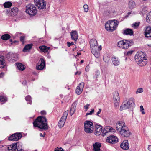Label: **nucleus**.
<instances>
[{"mask_svg": "<svg viewBox=\"0 0 151 151\" xmlns=\"http://www.w3.org/2000/svg\"><path fill=\"white\" fill-rule=\"evenodd\" d=\"M141 111L142 113V114H145V113L144 111V110H141Z\"/></svg>", "mask_w": 151, "mask_h": 151, "instance_id": "nucleus-62", "label": "nucleus"}, {"mask_svg": "<svg viewBox=\"0 0 151 151\" xmlns=\"http://www.w3.org/2000/svg\"><path fill=\"white\" fill-rule=\"evenodd\" d=\"M116 129L122 137H128L131 134L128 128L125 125V123L123 122H117L116 124Z\"/></svg>", "mask_w": 151, "mask_h": 151, "instance_id": "nucleus-1", "label": "nucleus"}, {"mask_svg": "<svg viewBox=\"0 0 151 151\" xmlns=\"http://www.w3.org/2000/svg\"><path fill=\"white\" fill-rule=\"evenodd\" d=\"M84 85L85 84L83 82H82L80 83L77 86L76 90V93L77 94L80 95L81 93Z\"/></svg>", "mask_w": 151, "mask_h": 151, "instance_id": "nucleus-17", "label": "nucleus"}, {"mask_svg": "<svg viewBox=\"0 0 151 151\" xmlns=\"http://www.w3.org/2000/svg\"><path fill=\"white\" fill-rule=\"evenodd\" d=\"M96 133L95 134L99 136L100 135L102 131V127L101 125H95Z\"/></svg>", "mask_w": 151, "mask_h": 151, "instance_id": "nucleus-20", "label": "nucleus"}, {"mask_svg": "<svg viewBox=\"0 0 151 151\" xmlns=\"http://www.w3.org/2000/svg\"><path fill=\"white\" fill-rule=\"evenodd\" d=\"M10 35L7 34H5L1 37V38L4 40H7L10 38Z\"/></svg>", "mask_w": 151, "mask_h": 151, "instance_id": "nucleus-34", "label": "nucleus"}, {"mask_svg": "<svg viewBox=\"0 0 151 151\" xmlns=\"http://www.w3.org/2000/svg\"><path fill=\"white\" fill-rule=\"evenodd\" d=\"M16 65H17L18 69L19 70L23 71L25 69L24 65L21 63H16Z\"/></svg>", "mask_w": 151, "mask_h": 151, "instance_id": "nucleus-30", "label": "nucleus"}, {"mask_svg": "<svg viewBox=\"0 0 151 151\" xmlns=\"http://www.w3.org/2000/svg\"><path fill=\"white\" fill-rule=\"evenodd\" d=\"M119 22L115 19L109 20L105 24V27L106 29L110 32H112L115 30Z\"/></svg>", "mask_w": 151, "mask_h": 151, "instance_id": "nucleus-4", "label": "nucleus"}, {"mask_svg": "<svg viewBox=\"0 0 151 151\" xmlns=\"http://www.w3.org/2000/svg\"><path fill=\"white\" fill-rule=\"evenodd\" d=\"M117 101H116V102L114 104V106L116 108H118L119 106V103Z\"/></svg>", "mask_w": 151, "mask_h": 151, "instance_id": "nucleus-48", "label": "nucleus"}, {"mask_svg": "<svg viewBox=\"0 0 151 151\" xmlns=\"http://www.w3.org/2000/svg\"><path fill=\"white\" fill-rule=\"evenodd\" d=\"M39 49L42 52H47L50 49V47H48L45 45L40 46L39 47Z\"/></svg>", "mask_w": 151, "mask_h": 151, "instance_id": "nucleus-26", "label": "nucleus"}, {"mask_svg": "<svg viewBox=\"0 0 151 151\" xmlns=\"http://www.w3.org/2000/svg\"><path fill=\"white\" fill-rule=\"evenodd\" d=\"M148 149L149 151H151V145H150L148 146Z\"/></svg>", "mask_w": 151, "mask_h": 151, "instance_id": "nucleus-58", "label": "nucleus"}, {"mask_svg": "<svg viewBox=\"0 0 151 151\" xmlns=\"http://www.w3.org/2000/svg\"><path fill=\"white\" fill-rule=\"evenodd\" d=\"M12 3L10 1H7L3 4V6L5 8H9L12 6Z\"/></svg>", "mask_w": 151, "mask_h": 151, "instance_id": "nucleus-35", "label": "nucleus"}, {"mask_svg": "<svg viewBox=\"0 0 151 151\" xmlns=\"http://www.w3.org/2000/svg\"><path fill=\"white\" fill-rule=\"evenodd\" d=\"M104 129L106 130V132L107 133L110 132H114L115 131V130L113 128L109 126L105 127H104Z\"/></svg>", "mask_w": 151, "mask_h": 151, "instance_id": "nucleus-32", "label": "nucleus"}, {"mask_svg": "<svg viewBox=\"0 0 151 151\" xmlns=\"http://www.w3.org/2000/svg\"><path fill=\"white\" fill-rule=\"evenodd\" d=\"M145 36L147 38H151V26L145 27L143 29Z\"/></svg>", "mask_w": 151, "mask_h": 151, "instance_id": "nucleus-14", "label": "nucleus"}, {"mask_svg": "<svg viewBox=\"0 0 151 151\" xmlns=\"http://www.w3.org/2000/svg\"><path fill=\"white\" fill-rule=\"evenodd\" d=\"M112 61L113 64L115 66H117L119 64L120 62L117 58H112Z\"/></svg>", "mask_w": 151, "mask_h": 151, "instance_id": "nucleus-29", "label": "nucleus"}, {"mask_svg": "<svg viewBox=\"0 0 151 151\" xmlns=\"http://www.w3.org/2000/svg\"><path fill=\"white\" fill-rule=\"evenodd\" d=\"M99 75V73L98 72H96L95 75L93 76V78L95 80H97L98 76Z\"/></svg>", "mask_w": 151, "mask_h": 151, "instance_id": "nucleus-46", "label": "nucleus"}, {"mask_svg": "<svg viewBox=\"0 0 151 151\" xmlns=\"http://www.w3.org/2000/svg\"><path fill=\"white\" fill-rule=\"evenodd\" d=\"M35 4L39 10L46 9V2L44 0H34Z\"/></svg>", "mask_w": 151, "mask_h": 151, "instance_id": "nucleus-11", "label": "nucleus"}, {"mask_svg": "<svg viewBox=\"0 0 151 151\" xmlns=\"http://www.w3.org/2000/svg\"><path fill=\"white\" fill-rule=\"evenodd\" d=\"M91 51H93L94 52H97V50H96V48L95 47H93L92 48H91Z\"/></svg>", "mask_w": 151, "mask_h": 151, "instance_id": "nucleus-53", "label": "nucleus"}, {"mask_svg": "<svg viewBox=\"0 0 151 151\" xmlns=\"http://www.w3.org/2000/svg\"><path fill=\"white\" fill-rule=\"evenodd\" d=\"M64 1V0H59V2L60 3H62V2H63Z\"/></svg>", "mask_w": 151, "mask_h": 151, "instance_id": "nucleus-63", "label": "nucleus"}, {"mask_svg": "<svg viewBox=\"0 0 151 151\" xmlns=\"http://www.w3.org/2000/svg\"><path fill=\"white\" fill-rule=\"evenodd\" d=\"M71 39L76 42L78 38V36L77 32L76 30H72L70 32Z\"/></svg>", "mask_w": 151, "mask_h": 151, "instance_id": "nucleus-18", "label": "nucleus"}, {"mask_svg": "<svg viewBox=\"0 0 151 151\" xmlns=\"http://www.w3.org/2000/svg\"><path fill=\"white\" fill-rule=\"evenodd\" d=\"M76 103L75 102L73 103L72 104L71 108L70 110L69 113L70 115L72 116L74 114L76 111Z\"/></svg>", "mask_w": 151, "mask_h": 151, "instance_id": "nucleus-24", "label": "nucleus"}, {"mask_svg": "<svg viewBox=\"0 0 151 151\" xmlns=\"http://www.w3.org/2000/svg\"><path fill=\"white\" fill-rule=\"evenodd\" d=\"M103 60L106 63H108L109 60V58L106 56H104L103 58Z\"/></svg>", "mask_w": 151, "mask_h": 151, "instance_id": "nucleus-40", "label": "nucleus"}, {"mask_svg": "<svg viewBox=\"0 0 151 151\" xmlns=\"http://www.w3.org/2000/svg\"><path fill=\"white\" fill-rule=\"evenodd\" d=\"M134 99L133 98H130L128 100L124 101L121 105L120 110L122 111L123 110L130 108L134 104Z\"/></svg>", "mask_w": 151, "mask_h": 151, "instance_id": "nucleus-7", "label": "nucleus"}, {"mask_svg": "<svg viewBox=\"0 0 151 151\" xmlns=\"http://www.w3.org/2000/svg\"><path fill=\"white\" fill-rule=\"evenodd\" d=\"M40 113L42 115H45L46 114V111L44 110L41 111Z\"/></svg>", "mask_w": 151, "mask_h": 151, "instance_id": "nucleus-50", "label": "nucleus"}, {"mask_svg": "<svg viewBox=\"0 0 151 151\" xmlns=\"http://www.w3.org/2000/svg\"><path fill=\"white\" fill-rule=\"evenodd\" d=\"M113 99L114 101H118L119 100V93L117 91H116L113 95Z\"/></svg>", "mask_w": 151, "mask_h": 151, "instance_id": "nucleus-33", "label": "nucleus"}, {"mask_svg": "<svg viewBox=\"0 0 151 151\" xmlns=\"http://www.w3.org/2000/svg\"><path fill=\"white\" fill-rule=\"evenodd\" d=\"M90 105L88 104H87L86 105L84 106V108L86 109V111H87V109H88V107Z\"/></svg>", "mask_w": 151, "mask_h": 151, "instance_id": "nucleus-49", "label": "nucleus"}, {"mask_svg": "<svg viewBox=\"0 0 151 151\" xmlns=\"http://www.w3.org/2000/svg\"><path fill=\"white\" fill-rule=\"evenodd\" d=\"M106 141L110 143L115 144L118 142V139L116 136L112 135L109 136L107 138Z\"/></svg>", "mask_w": 151, "mask_h": 151, "instance_id": "nucleus-16", "label": "nucleus"}, {"mask_svg": "<svg viewBox=\"0 0 151 151\" xmlns=\"http://www.w3.org/2000/svg\"><path fill=\"white\" fill-rule=\"evenodd\" d=\"M102 135L103 136H104L107 133V132H106V130L104 129H104L102 131Z\"/></svg>", "mask_w": 151, "mask_h": 151, "instance_id": "nucleus-44", "label": "nucleus"}, {"mask_svg": "<svg viewBox=\"0 0 151 151\" xmlns=\"http://www.w3.org/2000/svg\"><path fill=\"white\" fill-rule=\"evenodd\" d=\"M4 74L3 73H1L0 74V77H2L4 76Z\"/></svg>", "mask_w": 151, "mask_h": 151, "instance_id": "nucleus-61", "label": "nucleus"}, {"mask_svg": "<svg viewBox=\"0 0 151 151\" xmlns=\"http://www.w3.org/2000/svg\"><path fill=\"white\" fill-rule=\"evenodd\" d=\"M143 91V89L142 88H138L136 92V93H142Z\"/></svg>", "mask_w": 151, "mask_h": 151, "instance_id": "nucleus-43", "label": "nucleus"}, {"mask_svg": "<svg viewBox=\"0 0 151 151\" xmlns=\"http://www.w3.org/2000/svg\"><path fill=\"white\" fill-rule=\"evenodd\" d=\"M96 58H98L99 56V54L98 52H97L96 53H94L93 55Z\"/></svg>", "mask_w": 151, "mask_h": 151, "instance_id": "nucleus-54", "label": "nucleus"}, {"mask_svg": "<svg viewBox=\"0 0 151 151\" xmlns=\"http://www.w3.org/2000/svg\"><path fill=\"white\" fill-rule=\"evenodd\" d=\"M120 147L122 148L124 150H128L129 147L128 140H125L123 141L120 145Z\"/></svg>", "mask_w": 151, "mask_h": 151, "instance_id": "nucleus-19", "label": "nucleus"}, {"mask_svg": "<svg viewBox=\"0 0 151 151\" xmlns=\"http://www.w3.org/2000/svg\"><path fill=\"white\" fill-rule=\"evenodd\" d=\"M68 113V110L64 112L63 116L61 118L58 124V126L59 127H62L64 126Z\"/></svg>", "mask_w": 151, "mask_h": 151, "instance_id": "nucleus-12", "label": "nucleus"}, {"mask_svg": "<svg viewBox=\"0 0 151 151\" xmlns=\"http://www.w3.org/2000/svg\"><path fill=\"white\" fill-rule=\"evenodd\" d=\"M55 151H64L63 149H62L61 150H60L59 148L57 147L56 148L55 150Z\"/></svg>", "mask_w": 151, "mask_h": 151, "instance_id": "nucleus-55", "label": "nucleus"}, {"mask_svg": "<svg viewBox=\"0 0 151 151\" xmlns=\"http://www.w3.org/2000/svg\"><path fill=\"white\" fill-rule=\"evenodd\" d=\"M83 8L84 9V11L85 12H87L88 11V6L86 4H85L83 6Z\"/></svg>", "mask_w": 151, "mask_h": 151, "instance_id": "nucleus-41", "label": "nucleus"}, {"mask_svg": "<svg viewBox=\"0 0 151 151\" xmlns=\"http://www.w3.org/2000/svg\"><path fill=\"white\" fill-rule=\"evenodd\" d=\"M0 101L1 102L6 101V98L4 96H0Z\"/></svg>", "mask_w": 151, "mask_h": 151, "instance_id": "nucleus-38", "label": "nucleus"}, {"mask_svg": "<svg viewBox=\"0 0 151 151\" xmlns=\"http://www.w3.org/2000/svg\"><path fill=\"white\" fill-rule=\"evenodd\" d=\"M146 20L147 22L149 23H151V11L147 14Z\"/></svg>", "mask_w": 151, "mask_h": 151, "instance_id": "nucleus-31", "label": "nucleus"}, {"mask_svg": "<svg viewBox=\"0 0 151 151\" xmlns=\"http://www.w3.org/2000/svg\"><path fill=\"white\" fill-rule=\"evenodd\" d=\"M26 12L30 16H34L36 14L37 10L34 4H29L26 6Z\"/></svg>", "mask_w": 151, "mask_h": 151, "instance_id": "nucleus-6", "label": "nucleus"}, {"mask_svg": "<svg viewBox=\"0 0 151 151\" xmlns=\"http://www.w3.org/2000/svg\"><path fill=\"white\" fill-rule=\"evenodd\" d=\"M25 38V37L24 36H21L20 37V40L22 42H23Z\"/></svg>", "mask_w": 151, "mask_h": 151, "instance_id": "nucleus-47", "label": "nucleus"}, {"mask_svg": "<svg viewBox=\"0 0 151 151\" xmlns=\"http://www.w3.org/2000/svg\"><path fill=\"white\" fill-rule=\"evenodd\" d=\"M25 99L27 101H30L31 99V97L30 96L28 95L26 97Z\"/></svg>", "mask_w": 151, "mask_h": 151, "instance_id": "nucleus-42", "label": "nucleus"}, {"mask_svg": "<svg viewBox=\"0 0 151 151\" xmlns=\"http://www.w3.org/2000/svg\"><path fill=\"white\" fill-rule=\"evenodd\" d=\"M18 12V9L17 7H13L9 10L8 12L12 16H14L17 14Z\"/></svg>", "mask_w": 151, "mask_h": 151, "instance_id": "nucleus-21", "label": "nucleus"}, {"mask_svg": "<svg viewBox=\"0 0 151 151\" xmlns=\"http://www.w3.org/2000/svg\"><path fill=\"white\" fill-rule=\"evenodd\" d=\"M90 44L91 48L97 47V42L95 39H91L90 41Z\"/></svg>", "mask_w": 151, "mask_h": 151, "instance_id": "nucleus-27", "label": "nucleus"}, {"mask_svg": "<svg viewBox=\"0 0 151 151\" xmlns=\"http://www.w3.org/2000/svg\"><path fill=\"white\" fill-rule=\"evenodd\" d=\"M84 130L88 133H91L93 131V123L88 120L84 122Z\"/></svg>", "mask_w": 151, "mask_h": 151, "instance_id": "nucleus-9", "label": "nucleus"}, {"mask_svg": "<svg viewBox=\"0 0 151 151\" xmlns=\"http://www.w3.org/2000/svg\"><path fill=\"white\" fill-rule=\"evenodd\" d=\"M93 150L95 151H100V147H101L100 143L96 142L93 145Z\"/></svg>", "mask_w": 151, "mask_h": 151, "instance_id": "nucleus-23", "label": "nucleus"}, {"mask_svg": "<svg viewBox=\"0 0 151 151\" xmlns=\"http://www.w3.org/2000/svg\"><path fill=\"white\" fill-rule=\"evenodd\" d=\"M140 108L141 109V110H144V109L143 108V106H142V105L140 106Z\"/></svg>", "mask_w": 151, "mask_h": 151, "instance_id": "nucleus-59", "label": "nucleus"}, {"mask_svg": "<svg viewBox=\"0 0 151 151\" xmlns=\"http://www.w3.org/2000/svg\"><path fill=\"white\" fill-rule=\"evenodd\" d=\"M81 72L77 71L75 73L76 75H77V74H78V75H80L81 74Z\"/></svg>", "mask_w": 151, "mask_h": 151, "instance_id": "nucleus-60", "label": "nucleus"}, {"mask_svg": "<svg viewBox=\"0 0 151 151\" xmlns=\"http://www.w3.org/2000/svg\"><path fill=\"white\" fill-rule=\"evenodd\" d=\"M129 7L131 9L133 8L135 6L134 2L133 1H129L128 4Z\"/></svg>", "mask_w": 151, "mask_h": 151, "instance_id": "nucleus-36", "label": "nucleus"}, {"mask_svg": "<svg viewBox=\"0 0 151 151\" xmlns=\"http://www.w3.org/2000/svg\"><path fill=\"white\" fill-rule=\"evenodd\" d=\"M27 82L26 80L24 81L23 82H22V84L24 85H26Z\"/></svg>", "mask_w": 151, "mask_h": 151, "instance_id": "nucleus-57", "label": "nucleus"}, {"mask_svg": "<svg viewBox=\"0 0 151 151\" xmlns=\"http://www.w3.org/2000/svg\"><path fill=\"white\" fill-rule=\"evenodd\" d=\"M4 56H1L0 57V68H3L5 65V63L4 60Z\"/></svg>", "mask_w": 151, "mask_h": 151, "instance_id": "nucleus-25", "label": "nucleus"}, {"mask_svg": "<svg viewBox=\"0 0 151 151\" xmlns=\"http://www.w3.org/2000/svg\"><path fill=\"white\" fill-rule=\"evenodd\" d=\"M89 66H87L86 67V68L85 69V70L86 71L88 72V71H89Z\"/></svg>", "mask_w": 151, "mask_h": 151, "instance_id": "nucleus-56", "label": "nucleus"}, {"mask_svg": "<svg viewBox=\"0 0 151 151\" xmlns=\"http://www.w3.org/2000/svg\"><path fill=\"white\" fill-rule=\"evenodd\" d=\"M22 137V134L20 133H16L11 135L8 138L10 141H17L20 139Z\"/></svg>", "mask_w": 151, "mask_h": 151, "instance_id": "nucleus-13", "label": "nucleus"}, {"mask_svg": "<svg viewBox=\"0 0 151 151\" xmlns=\"http://www.w3.org/2000/svg\"><path fill=\"white\" fill-rule=\"evenodd\" d=\"M9 151H23L22 148L21 143H17L9 145L8 147Z\"/></svg>", "mask_w": 151, "mask_h": 151, "instance_id": "nucleus-8", "label": "nucleus"}, {"mask_svg": "<svg viewBox=\"0 0 151 151\" xmlns=\"http://www.w3.org/2000/svg\"><path fill=\"white\" fill-rule=\"evenodd\" d=\"M133 44V41L132 40L124 39L118 42L117 46L123 49H127Z\"/></svg>", "mask_w": 151, "mask_h": 151, "instance_id": "nucleus-5", "label": "nucleus"}, {"mask_svg": "<svg viewBox=\"0 0 151 151\" xmlns=\"http://www.w3.org/2000/svg\"><path fill=\"white\" fill-rule=\"evenodd\" d=\"M33 126L43 130H47L48 128L46 118L44 116H39L33 122Z\"/></svg>", "mask_w": 151, "mask_h": 151, "instance_id": "nucleus-2", "label": "nucleus"}, {"mask_svg": "<svg viewBox=\"0 0 151 151\" xmlns=\"http://www.w3.org/2000/svg\"><path fill=\"white\" fill-rule=\"evenodd\" d=\"M94 109H92L91 111L89 113H87L86 114V116L88 115H91L94 112Z\"/></svg>", "mask_w": 151, "mask_h": 151, "instance_id": "nucleus-39", "label": "nucleus"}, {"mask_svg": "<svg viewBox=\"0 0 151 151\" xmlns=\"http://www.w3.org/2000/svg\"><path fill=\"white\" fill-rule=\"evenodd\" d=\"M33 46L32 44H27L24 47L23 51L24 52H26L28 50L31 49Z\"/></svg>", "mask_w": 151, "mask_h": 151, "instance_id": "nucleus-28", "label": "nucleus"}, {"mask_svg": "<svg viewBox=\"0 0 151 151\" xmlns=\"http://www.w3.org/2000/svg\"><path fill=\"white\" fill-rule=\"evenodd\" d=\"M91 52L92 53V54L93 55H94V53H96L97 52H94V51H92Z\"/></svg>", "mask_w": 151, "mask_h": 151, "instance_id": "nucleus-64", "label": "nucleus"}, {"mask_svg": "<svg viewBox=\"0 0 151 151\" xmlns=\"http://www.w3.org/2000/svg\"><path fill=\"white\" fill-rule=\"evenodd\" d=\"M67 46L68 47H70L71 45L74 44V42H67Z\"/></svg>", "mask_w": 151, "mask_h": 151, "instance_id": "nucleus-45", "label": "nucleus"}, {"mask_svg": "<svg viewBox=\"0 0 151 151\" xmlns=\"http://www.w3.org/2000/svg\"><path fill=\"white\" fill-rule=\"evenodd\" d=\"M101 109H99V110L98 112L96 113V115L99 116V114H100L101 111Z\"/></svg>", "mask_w": 151, "mask_h": 151, "instance_id": "nucleus-51", "label": "nucleus"}, {"mask_svg": "<svg viewBox=\"0 0 151 151\" xmlns=\"http://www.w3.org/2000/svg\"><path fill=\"white\" fill-rule=\"evenodd\" d=\"M133 52V51H129L127 52V54L128 55H130Z\"/></svg>", "mask_w": 151, "mask_h": 151, "instance_id": "nucleus-52", "label": "nucleus"}, {"mask_svg": "<svg viewBox=\"0 0 151 151\" xmlns=\"http://www.w3.org/2000/svg\"><path fill=\"white\" fill-rule=\"evenodd\" d=\"M4 54L5 55L6 58L9 62H14L17 60V56L16 53L9 52L7 54L4 53Z\"/></svg>", "mask_w": 151, "mask_h": 151, "instance_id": "nucleus-10", "label": "nucleus"}, {"mask_svg": "<svg viewBox=\"0 0 151 151\" xmlns=\"http://www.w3.org/2000/svg\"><path fill=\"white\" fill-rule=\"evenodd\" d=\"M45 66V63L44 60L41 58L38 63L37 64L36 68L38 70H42Z\"/></svg>", "mask_w": 151, "mask_h": 151, "instance_id": "nucleus-15", "label": "nucleus"}, {"mask_svg": "<svg viewBox=\"0 0 151 151\" xmlns=\"http://www.w3.org/2000/svg\"><path fill=\"white\" fill-rule=\"evenodd\" d=\"M140 24V22H135L132 24V27L134 28H137L139 26Z\"/></svg>", "mask_w": 151, "mask_h": 151, "instance_id": "nucleus-37", "label": "nucleus"}, {"mask_svg": "<svg viewBox=\"0 0 151 151\" xmlns=\"http://www.w3.org/2000/svg\"><path fill=\"white\" fill-rule=\"evenodd\" d=\"M123 34L126 35H132L134 32L132 29L129 28L125 29L123 32Z\"/></svg>", "mask_w": 151, "mask_h": 151, "instance_id": "nucleus-22", "label": "nucleus"}, {"mask_svg": "<svg viewBox=\"0 0 151 151\" xmlns=\"http://www.w3.org/2000/svg\"><path fill=\"white\" fill-rule=\"evenodd\" d=\"M146 55L144 52H137L134 57L135 61L141 67L145 65L147 63Z\"/></svg>", "mask_w": 151, "mask_h": 151, "instance_id": "nucleus-3", "label": "nucleus"}]
</instances>
